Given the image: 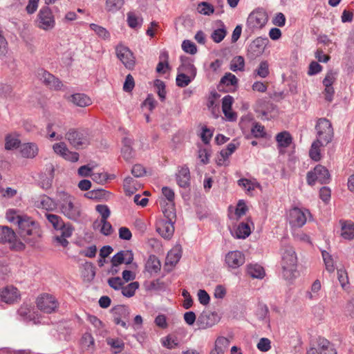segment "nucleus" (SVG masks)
I'll return each instance as SVG.
<instances>
[{"label":"nucleus","mask_w":354,"mask_h":354,"mask_svg":"<svg viewBox=\"0 0 354 354\" xmlns=\"http://www.w3.org/2000/svg\"><path fill=\"white\" fill-rule=\"evenodd\" d=\"M53 149L55 153L66 160L75 162L79 159V153L69 151L66 145L63 142L54 144Z\"/></svg>","instance_id":"nucleus-15"},{"label":"nucleus","mask_w":354,"mask_h":354,"mask_svg":"<svg viewBox=\"0 0 354 354\" xmlns=\"http://www.w3.org/2000/svg\"><path fill=\"white\" fill-rule=\"evenodd\" d=\"M297 259L292 247L285 246L281 250L282 275L286 280L296 277Z\"/></svg>","instance_id":"nucleus-2"},{"label":"nucleus","mask_w":354,"mask_h":354,"mask_svg":"<svg viewBox=\"0 0 354 354\" xmlns=\"http://www.w3.org/2000/svg\"><path fill=\"white\" fill-rule=\"evenodd\" d=\"M89 27L101 39H109L110 34H109V31L105 28L95 24H91L89 25Z\"/></svg>","instance_id":"nucleus-53"},{"label":"nucleus","mask_w":354,"mask_h":354,"mask_svg":"<svg viewBox=\"0 0 354 354\" xmlns=\"http://www.w3.org/2000/svg\"><path fill=\"white\" fill-rule=\"evenodd\" d=\"M72 102L80 107H85L92 104L91 99L84 93H75L71 96Z\"/></svg>","instance_id":"nucleus-34"},{"label":"nucleus","mask_w":354,"mask_h":354,"mask_svg":"<svg viewBox=\"0 0 354 354\" xmlns=\"http://www.w3.org/2000/svg\"><path fill=\"white\" fill-rule=\"evenodd\" d=\"M20 298L19 291L13 286H7L0 290V299L6 304L17 303L20 300Z\"/></svg>","instance_id":"nucleus-13"},{"label":"nucleus","mask_w":354,"mask_h":354,"mask_svg":"<svg viewBox=\"0 0 354 354\" xmlns=\"http://www.w3.org/2000/svg\"><path fill=\"white\" fill-rule=\"evenodd\" d=\"M238 185L243 187L248 193L257 187H260V184L255 180H251L247 178H241L237 182Z\"/></svg>","instance_id":"nucleus-39"},{"label":"nucleus","mask_w":354,"mask_h":354,"mask_svg":"<svg viewBox=\"0 0 354 354\" xmlns=\"http://www.w3.org/2000/svg\"><path fill=\"white\" fill-rule=\"evenodd\" d=\"M219 321L217 313L209 311L203 312L198 317L196 324L200 329H206L214 326Z\"/></svg>","instance_id":"nucleus-14"},{"label":"nucleus","mask_w":354,"mask_h":354,"mask_svg":"<svg viewBox=\"0 0 354 354\" xmlns=\"http://www.w3.org/2000/svg\"><path fill=\"white\" fill-rule=\"evenodd\" d=\"M341 236L346 240L354 239V223L350 221H340Z\"/></svg>","instance_id":"nucleus-27"},{"label":"nucleus","mask_w":354,"mask_h":354,"mask_svg":"<svg viewBox=\"0 0 354 354\" xmlns=\"http://www.w3.org/2000/svg\"><path fill=\"white\" fill-rule=\"evenodd\" d=\"M221 84L226 86H235L238 80L236 77L231 73H227L221 80Z\"/></svg>","instance_id":"nucleus-61"},{"label":"nucleus","mask_w":354,"mask_h":354,"mask_svg":"<svg viewBox=\"0 0 354 354\" xmlns=\"http://www.w3.org/2000/svg\"><path fill=\"white\" fill-rule=\"evenodd\" d=\"M26 216L25 214H21L19 210L15 209H8L6 214L7 220L17 225H19L21 221H22Z\"/></svg>","instance_id":"nucleus-35"},{"label":"nucleus","mask_w":354,"mask_h":354,"mask_svg":"<svg viewBox=\"0 0 354 354\" xmlns=\"http://www.w3.org/2000/svg\"><path fill=\"white\" fill-rule=\"evenodd\" d=\"M115 50L118 58L122 62L124 66L128 69H133L136 60L133 53L129 48L123 45H118Z\"/></svg>","instance_id":"nucleus-12"},{"label":"nucleus","mask_w":354,"mask_h":354,"mask_svg":"<svg viewBox=\"0 0 354 354\" xmlns=\"http://www.w3.org/2000/svg\"><path fill=\"white\" fill-rule=\"evenodd\" d=\"M182 49L187 53L194 55L197 53L196 44L190 40H184L182 43Z\"/></svg>","instance_id":"nucleus-59"},{"label":"nucleus","mask_w":354,"mask_h":354,"mask_svg":"<svg viewBox=\"0 0 354 354\" xmlns=\"http://www.w3.org/2000/svg\"><path fill=\"white\" fill-rule=\"evenodd\" d=\"M66 139L75 148H84L90 144L91 136L88 130L71 129L65 135Z\"/></svg>","instance_id":"nucleus-6"},{"label":"nucleus","mask_w":354,"mask_h":354,"mask_svg":"<svg viewBox=\"0 0 354 354\" xmlns=\"http://www.w3.org/2000/svg\"><path fill=\"white\" fill-rule=\"evenodd\" d=\"M268 20V15L262 9L253 10L248 17L245 31L250 34L263 28Z\"/></svg>","instance_id":"nucleus-5"},{"label":"nucleus","mask_w":354,"mask_h":354,"mask_svg":"<svg viewBox=\"0 0 354 354\" xmlns=\"http://www.w3.org/2000/svg\"><path fill=\"white\" fill-rule=\"evenodd\" d=\"M269 73V64L266 60L261 62L257 69L254 71V74L261 78H266L268 76Z\"/></svg>","instance_id":"nucleus-49"},{"label":"nucleus","mask_w":354,"mask_h":354,"mask_svg":"<svg viewBox=\"0 0 354 354\" xmlns=\"http://www.w3.org/2000/svg\"><path fill=\"white\" fill-rule=\"evenodd\" d=\"M37 77L50 88L58 90L62 86V82L57 78L43 68L37 71Z\"/></svg>","instance_id":"nucleus-16"},{"label":"nucleus","mask_w":354,"mask_h":354,"mask_svg":"<svg viewBox=\"0 0 354 354\" xmlns=\"http://www.w3.org/2000/svg\"><path fill=\"white\" fill-rule=\"evenodd\" d=\"M246 272L252 278L262 279L266 272L264 268L257 263H250L246 266Z\"/></svg>","instance_id":"nucleus-24"},{"label":"nucleus","mask_w":354,"mask_h":354,"mask_svg":"<svg viewBox=\"0 0 354 354\" xmlns=\"http://www.w3.org/2000/svg\"><path fill=\"white\" fill-rule=\"evenodd\" d=\"M162 344L169 348H174L179 345V340L177 337L173 335H169L161 339Z\"/></svg>","instance_id":"nucleus-51"},{"label":"nucleus","mask_w":354,"mask_h":354,"mask_svg":"<svg viewBox=\"0 0 354 354\" xmlns=\"http://www.w3.org/2000/svg\"><path fill=\"white\" fill-rule=\"evenodd\" d=\"M197 10L200 14L204 15H210L214 13V6L208 2L203 1L198 4Z\"/></svg>","instance_id":"nucleus-56"},{"label":"nucleus","mask_w":354,"mask_h":354,"mask_svg":"<svg viewBox=\"0 0 354 354\" xmlns=\"http://www.w3.org/2000/svg\"><path fill=\"white\" fill-rule=\"evenodd\" d=\"M37 308L45 313H52L58 308V302L55 297L44 294L37 299Z\"/></svg>","instance_id":"nucleus-10"},{"label":"nucleus","mask_w":354,"mask_h":354,"mask_svg":"<svg viewBox=\"0 0 354 354\" xmlns=\"http://www.w3.org/2000/svg\"><path fill=\"white\" fill-rule=\"evenodd\" d=\"M306 180L310 185H313L316 182L326 184L330 182V175L325 167L318 165L315 167L313 170L307 173Z\"/></svg>","instance_id":"nucleus-8"},{"label":"nucleus","mask_w":354,"mask_h":354,"mask_svg":"<svg viewBox=\"0 0 354 354\" xmlns=\"http://www.w3.org/2000/svg\"><path fill=\"white\" fill-rule=\"evenodd\" d=\"M106 344L111 347L115 354L120 353L124 348L123 340L119 338L109 337L106 339Z\"/></svg>","instance_id":"nucleus-37"},{"label":"nucleus","mask_w":354,"mask_h":354,"mask_svg":"<svg viewBox=\"0 0 354 354\" xmlns=\"http://www.w3.org/2000/svg\"><path fill=\"white\" fill-rule=\"evenodd\" d=\"M272 105L265 99H259L255 103L254 110L256 112L266 115L268 112L269 106Z\"/></svg>","instance_id":"nucleus-47"},{"label":"nucleus","mask_w":354,"mask_h":354,"mask_svg":"<svg viewBox=\"0 0 354 354\" xmlns=\"http://www.w3.org/2000/svg\"><path fill=\"white\" fill-rule=\"evenodd\" d=\"M247 211L248 207L245 202L243 201H239L235 209V215L236 216V218L239 219L245 215Z\"/></svg>","instance_id":"nucleus-64"},{"label":"nucleus","mask_w":354,"mask_h":354,"mask_svg":"<svg viewBox=\"0 0 354 354\" xmlns=\"http://www.w3.org/2000/svg\"><path fill=\"white\" fill-rule=\"evenodd\" d=\"M230 340L225 337H218L215 341L214 351L225 354V351L230 346Z\"/></svg>","instance_id":"nucleus-46"},{"label":"nucleus","mask_w":354,"mask_h":354,"mask_svg":"<svg viewBox=\"0 0 354 354\" xmlns=\"http://www.w3.org/2000/svg\"><path fill=\"white\" fill-rule=\"evenodd\" d=\"M316 343L321 354H337L333 345L326 339L319 337Z\"/></svg>","instance_id":"nucleus-26"},{"label":"nucleus","mask_w":354,"mask_h":354,"mask_svg":"<svg viewBox=\"0 0 354 354\" xmlns=\"http://www.w3.org/2000/svg\"><path fill=\"white\" fill-rule=\"evenodd\" d=\"M35 205L37 207L46 211H53L57 207L58 203H57L53 199L48 196L44 195L38 198L35 202Z\"/></svg>","instance_id":"nucleus-23"},{"label":"nucleus","mask_w":354,"mask_h":354,"mask_svg":"<svg viewBox=\"0 0 354 354\" xmlns=\"http://www.w3.org/2000/svg\"><path fill=\"white\" fill-rule=\"evenodd\" d=\"M66 131L64 123L62 121H57L47 126L48 137L55 140H61L64 138V133Z\"/></svg>","instance_id":"nucleus-18"},{"label":"nucleus","mask_w":354,"mask_h":354,"mask_svg":"<svg viewBox=\"0 0 354 354\" xmlns=\"http://www.w3.org/2000/svg\"><path fill=\"white\" fill-rule=\"evenodd\" d=\"M218 27L214 29L211 35L212 39L215 43H220L227 35V30L225 24L221 21H218Z\"/></svg>","instance_id":"nucleus-32"},{"label":"nucleus","mask_w":354,"mask_h":354,"mask_svg":"<svg viewBox=\"0 0 354 354\" xmlns=\"http://www.w3.org/2000/svg\"><path fill=\"white\" fill-rule=\"evenodd\" d=\"M46 217L55 230H59L62 227H64V221L59 216L46 213Z\"/></svg>","instance_id":"nucleus-48"},{"label":"nucleus","mask_w":354,"mask_h":354,"mask_svg":"<svg viewBox=\"0 0 354 354\" xmlns=\"http://www.w3.org/2000/svg\"><path fill=\"white\" fill-rule=\"evenodd\" d=\"M17 313L21 319L31 320L33 318L31 307L28 304H23L18 310Z\"/></svg>","instance_id":"nucleus-50"},{"label":"nucleus","mask_w":354,"mask_h":354,"mask_svg":"<svg viewBox=\"0 0 354 354\" xmlns=\"http://www.w3.org/2000/svg\"><path fill=\"white\" fill-rule=\"evenodd\" d=\"M192 75L183 72H178L176 82V85L179 87H185L194 79Z\"/></svg>","instance_id":"nucleus-44"},{"label":"nucleus","mask_w":354,"mask_h":354,"mask_svg":"<svg viewBox=\"0 0 354 354\" xmlns=\"http://www.w3.org/2000/svg\"><path fill=\"white\" fill-rule=\"evenodd\" d=\"M177 184L180 187H187L190 184V171L187 165H183L178 168L176 174Z\"/></svg>","instance_id":"nucleus-19"},{"label":"nucleus","mask_w":354,"mask_h":354,"mask_svg":"<svg viewBox=\"0 0 354 354\" xmlns=\"http://www.w3.org/2000/svg\"><path fill=\"white\" fill-rule=\"evenodd\" d=\"M238 145V143H235L234 142L229 143L225 149L221 151V156L224 159L228 158L235 151Z\"/></svg>","instance_id":"nucleus-60"},{"label":"nucleus","mask_w":354,"mask_h":354,"mask_svg":"<svg viewBox=\"0 0 354 354\" xmlns=\"http://www.w3.org/2000/svg\"><path fill=\"white\" fill-rule=\"evenodd\" d=\"M20 151L23 157L32 158L37 155L39 149L35 143H24L21 145Z\"/></svg>","instance_id":"nucleus-29"},{"label":"nucleus","mask_w":354,"mask_h":354,"mask_svg":"<svg viewBox=\"0 0 354 354\" xmlns=\"http://www.w3.org/2000/svg\"><path fill=\"white\" fill-rule=\"evenodd\" d=\"M276 140L280 147H288L292 142V137L287 131L278 133L276 136Z\"/></svg>","instance_id":"nucleus-41"},{"label":"nucleus","mask_w":354,"mask_h":354,"mask_svg":"<svg viewBox=\"0 0 354 354\" xmlns=\"http://www.w3.org/2000/svg\"><path fill=\"white\" fill-rule=\"evenodd\" d=\"M100 226H101L100 232L104 235H110L113 232L112 225L106 220H100V223L97 224V227Z\"/></svg>","instance_id":"nucleus-63"},{"label":"nucleus","mask_w":354,"mask_h":354,"mask_svg":"<svg viewBox=\"0 0 354 354\" xmlns=\"http://www.w3.org/2000/svg\"><path fill=\"white\" fill-rule=\"evenodd\" d=\"M159 59H160V62H158V64L157 65L156 71L158 73H165V68H169L168 53L166 50L161 51L160 56H159Z\"/></svg>","instance_id":"nucleus-40"},{"label":"nucleus","mask_w":354,"mask_h":354,"mask_svg":"<svg viewBox=\"0 0 354 354\" xmlns=\"http://www.w3.org/2000/svg\"><path fill=\"white\" fill-rule=\"evenodd\" d=\"M225 261L229 268H238L245 263V255L239 250L231 251L226 254Z\"/></svg>","instance_id":"nucleus-17"},{"label":"nucleus","mask_w":354,"mask_h":354,"mask_svg":"<svg viewBox=\"0 0 354 354\" xmlns=\"http://www.w3.org/2000/svg\"><path fill=\"white\" fill-rule=\"evenodd\" d=\"M109 286L115 290H122L124 285L122 279L119 277H111L108 279Z\"/></svg>","instance_id":"nucleus-62"},{"label":"nucleus","mask_w":354,"mask_h":354,"mask_svg":"<svg viewBox=\"0 0 354 354\" xmlns=\"http://www.w3.org/2000/svg\"><path fill=\"white\" fill-rule=\"evenodd\" d=\"M17 240L15 232L9 227H0V243H14Z\"/></svg>","instance_id":"nucleus-25"},{"label":"nucleus","mask_w":354,"mask_h":354,"mask_svg":"<svg viewBox=\"0 0 354 354\" xmlns=\"http://www.w3.org/2000/svg\"><path fill=\"white\" fill-rule=\"evenodd\" d=\"M124 4V0H106L105 10L108 12L115 13L120 10Z\"/></svg>","instance_id":"nucleus-38"},{"label":"nucleus","mask_w":354,"mask_h":354,"mask_svg":"<svg viewBox=\"0 0 354 354\" xmlns=\"http://www.w3.org/2000/svg\"><path fill=\"white\" fill-rule=\"evenodd\" d=\"M181 64L178 68V72H183L195 77L196 75V68L193 64V60L186 56L180 57Z\"/></svg>","instance_id":"nucleus-20"},{"label":"nucleus","mask_w":354,"mask_h":354,"mask_svg":"<svg viewBox=\"0 0 354 354\" xmlns=\"http://www.w3.org/2000/svg\"><path fill=\"white\" fill-rule=\"evenodd\" d=\"M251 234V229L248 223H241L234 231V236L236 239H245Z\"/></svg>","instance_id":"nucleus-36"},{"label":"nucleus","mask_w":354,"mask_h":354,"mask_svg":"<svg viewBox=\"0 0 354 354\" xmlns=\"http://www.w3.org/2000/svg\"><path fill=\"white\" fill-rule=\"evenodd\" d=\"M82 346L88 351H93L94 349V338L91 333H86L81 339Z\"/></svg>","instance_id":"nucleus-54"},{"label":"nucleus","mask_w":354,"mask_h":354,"mask_svg":"<svg viewBox=\"0 0 354 354\" xmlns=\"http://www.w3.org/2000/svg\"><path fill=\"white\" fill-rule=\"evenodd\" d=\"M324 262L325 263L326 269L329 272H333L335 269V264L332 256L326 251L324 250L322 252Z\"/></svg>","instance_id":"nucleus-57"},{"label":"nucleus","mask_w":354,"mask_h":354,"mask_svg":"<svg viewBox=\"0 0 354 354\" xmlns=\"http://www.w3.org/2000/svg\"><path fill=\"white\" fill-rule=\"evenodd\" d=\"M140 284L138 281H133L128 283L125 286H122V294L124 297H133L136 291L139 288Z\"/></svg>","instance_id":"nucleus-42"},{"label":"nucleus","mask_w":354,"mask_h":354,"mask_svg":"<svg viewBox=\"0 0 354 354\" xmlns=\"http://www.w3.org/2000/svg\"><path fill=\"white\" fill-rule=\"evenodd\" d=\"M124 189L125 192L129 195L133 194L136 192V187L134 180L131 177H127L124 180Z\"/></svg>","instance_id":"nucleus-58"},{"label":"nucleus","mask_w":354,"mask_h":354,"mask_svg":"<svg viewBox=\"0 0 354 354\" xmlns=\"http://www.w3.org/2000/svg\"><path fill=\"white\" fill-rule=\"evenodd\" d=\"M20 140L17 136L14 135H8L5 138V148L7 150H12L19 147Z\"/></svg>","instance_id":"nucleus-52"},{"label":"nucleus","mask_w":354,"mask_h":354,"mask_svg":"<svg viewBox=\"0 0 354 354\" xmlns=\"http://www.w3.org/2000/svg\"><path fill=\"white\" fill-rule=\"evenodd\" d=\"M317 139L323 141L326 145L332 141L333 129L331 122L325 118H319L315 124Z\"/></svg>","instance_id":"nucleus-7"},{"label":"nucleus","mask_w":354,"mask_h":354,"mask_svg":"<svg viewBox=\"0 0 354 354\" xmlns=\"http://www.w3.org/2000/svg\"><path fill=\"white\" fill-rule=\"evenodd\" d=\"M310 212L307 209H301L298 207H294L290 210L288 219L290 224L293 227H301L307 221V215Z\"/></svg>","instance_id":"nucleus-11"},{"label":"nucleus","mask_w":354,"mask_h":354,"mask_svg":"<svg viewBox=\"0 0 354 354\" xmlns=\"http://www.w3.org/2000/svg\"><path fill=\"white\" fill-rule=\"evenodd\" d=\"M18 227L21 236L31 244L37 243L41 236V230L39 223L27 215L21 221Z\"/></svg>","instance_id":"nucleus-3"},{"label":"nucleus","mask_w":354,"mask_h":354,"mask_svg":"<svg viewBox=\"0 0 354 354\" xmlns=\"http://www.w3.org/2000/svg\"><path fill=\"white\" fill-rule=\"evenodd\" d=\"M13 52L9 47V44L3 32L0 30V60L6 62L12 57Z\"/></svg>","instance_id":"nucleus-22"},{"label":"nucleus","mask_w":354,"mask_h":354,"mask_svg":"<svg viewBox=\"0 0 354 354\" xmlns=\"http://www.w3.org/2000/svg\"><path fill=\"white\" fill-rule=\"evenodd\" d=\"M321 290V283L317 279L311 286L310 290L308 291L306 294V298L310 300H317L319 297V290Z\"/></svg>","instance_id":"nucleus-43"},{"label":"nucleus","mask_w":354,"mask_h":354,"mask_svg":"<svg viewBox=\"0 0 354 354\" xmlns=\"http://www.w3.org/2000/svg\"><path fill=\"white\" fill-rule=\"evenodd\" d=\"M160 262L155 255H151L148 258L145 268L150 274L157 273L160 270Z\"/></svg>","instance_id":"nucleus-33"},{"label":"nucleus","mask_w":354,"mask_h":354,"mask_svg":"<svg viewBox=\"0 0 354 354\" xmlns=\"http://www.w3.org/2000/svg\"><path fill=\"white\" fill-rule=\"evenodd\" d=\"M245 61L243 57H235L230 63V68L232 71H243L244 70Z\"/></svg>","instance_id":"nucleus-55"},{"label":"nucleus","mask_w":354,"mask_h":354,"mask_svg":"<svg viewBox=\"0 0 354 354\" xmlns=\"http://www.w3.org/2000/svg\"><path fill=\"white\" fill-rule=\"evenodd\" d=\"M127 23L131 28L140 27L142 23V19L133 12H129L127 15Z\"/></svg>","instance_id":"nucleus-45"},{"label":"nucleus","mask_w":354,"mask_h":354,"mask_svg":"<svg viewBox=\"0 0 354 354\" xmlns=\"http://www.w3.org/2000/svg\"><path fill=\"white\" fill-rule=\"evenodd\" d=\"M122 142V156L125 160L130 161L135 156V153L131 147L132 140L130 138H125L123 139Z\"/></svg>","instance_id":"nucleus-31"},{"label":"nucleus","mask_w":354,"mask_h":354,"mask_svg":"<svg viewBox=\"0 0 354 354\" xmlns=\"http://www.w3.org/2000/svg\"><path fill=\"white\" fill-rule=\"evenodd\" d=\"M162 194L163 196L165 198V199L167 201L165 205H162V211L167 210L175 212L174 191L169 187H163L162 188Z\"/></svg>","instance_id":"nucleus-21"},{"label":"nucleus","mask_w":354,"mask_h":354,"mask_svg":"<svg viewBox=\"0 0 354 354\" xmlns=\"http://www.w3.org/2000/svg\"><path fill=\"white\" fill-rule=\"evenodd\" d=\"M37 23L38 28L46 31L55 28V19L50 8L44 6L39 10L37 14Z\"/></svg>","instance_id":"nucleus-9"},{"label":"nucleus","mask_w":354,"mask_h":354,"mask_svg":"<svg viewBox=\"0 0 354 354\" xmlns=\"http://www.w3.org/2000/svg\"><path fill=\"white\" fill-rule=\"evenodd\" d=\"M58 206L60 212L71 221L79 222L83 217L80 203L68 193L61 192L58 194Z\"/></svg>","instance_id":"nucleus-1"},{"label":"nucleus","mask_w":354,"mask_h":354,"mask_svg":"<svg viewBox=\"0 0 354 354\" xmlns=\"http://www.w3.org/2000/svg\"><path fill=\"white\" fill-rule=\"evenodd\" d=\"M162 217L157 219L156 227L157 232L164 239H170L174 232L176 212L163 210Z\"/></svg>","instance_id":"nucleus-4"},{"label":"nucleus","mask_w":354,"mask_h":354,"mask_svg":"<svg viewBox=\"0 0 354 354\" xmlns=\"http://www.w3.org/2000/svg\"><path fill=\"white\" fill-rule=\"evenodd\" d=\"M324 145H326L323 141L318 140L313 141L309 150V156L312 160L319 161L321 159V148Z\"/></svg>","instance_id":"nucleus-30"},{"label":"nucleus","mask_w":354,"mask_h":354,"mask_svg":"<svg viewBox=\"0 0 354 354\" xmlns=\"http://www.w3.org/2000/svg\"><path fill=\"white\" fill-rule=\"evenodd\" d=\"M182 257V248L180 245H176L170 250L166 257V263L174 266L176 265Z\"/></svg>","instance_id":"nucleus-28"}]
</instances>
